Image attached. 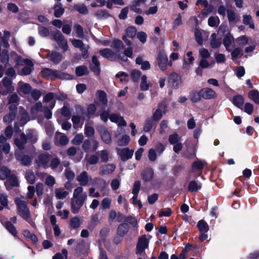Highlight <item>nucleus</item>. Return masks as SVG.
I'll use <instances>...</instances> for the list:
<instances>
[{
    "label": "nucleus",
    "instance_id": "nucleus-59",
    "mask_svg": "<svg viewBox=\"0 0 259 259\" xmlns=\"http://www.w3.org/2000/svg\"><path fill=\"white\" fill-rule=\"evenodd\" d=\"M0 203L4 207L8 206V196L6 193L0 191Z\"/></svg>",
    "mask_w": 259,
    "mask_h": 259
},
{
    "label": "nucleus",
    "instance_id": "nucleus-4",
    "mask_svg": "<svg viewBox=\"0 0 259 259\" xmlns=\"http://www.w3.org/2000/svg\"><path fill=\"white\" fill-rule=\"evenodd\" d=\"M149 246V241L146 235L141 236L138 240L136 246V254L141 255L144 252L145 249Z\"/></svg>",
    "mask_w": 259,
    "mask_h": 259
},
{
    "label": "nucleus",
    "instance_id": "nucleus-41",
    "mask_svg": "<svg viewBox=\"0 0 259 259\" xmlns=\"http://www.w3.org/2000/svg\"><path fill=\"white\" fill-rule=\"evenodd\" d=\"M197 227L200 233H206L209 230L208 224L203 220L198 222Z\"/></svg>",
    "mask_w": 259,
    "mask_h": 259
},
{
    "label": "nucleus",
    "instance_id": "nucleus-61",
    "mask_svg": "<svg viewBox=\"0 0 259 259\" xmlns=\"http://www.w3.org/2000/svg\"><path fill=\"white\" fill-rule=\"evenodd\" d=\"M111 199L109 198H104L101 202V206L103 209H109L111 206Z\"/></svg>",
    "mask_w": 259,
    "mask_h": 259
},
{
    "label": "nucleus",
    "instance_id": "nucleus-27",
    "mask_svg": "<svg viewBox=\"0 0 259 259\" xmlns=\"http://www.w3.org/2000/svg\"><path fill=\"white\" fill-rule=\"evenodd\" d=\"M50 60L55 64H58L62 59L61 54L57 52H52L48 54Z\"/></svg>",
    "mask_w": 259,
    "mask_h": 259
},
{
    "label": "nucleus",
    "instance_id": "nucleus-8",
    "mask_svg": "<svg viewBox=\"0 0 259 259\" xmlns=\"http://www.w3.org/2000/svg\"><path fill=\"white\" fill-rule=\"evenodd\" d=\"M115 168L116 165L114 164H104L100 167L99 173L101 176L110 175L115 171Z\"/></svg>",
    "mask_w": 259,
    "mask_h": 259
},
{
    "label": "nucleus",
    "instance_id": "nucleus-60",
    "mask_svg": "<svg viewBox=\"0 0 259 259\" xmlns=\"http://www.w3.org/2000/svg\"><path fill=\"white\" fill-rule=\"evenodd\" d=\"M141 75V72L138 70H133L131 73V77L133 81L137 82L139 80Z\"/></svg>",
    "mask_w": 259,
    "mask_h": 259
},
{
    "label": "nucleus",
    "instance_id": "nucleus-63",
    "mask_svg": "<svg viewBox=\"0 0 259 259\" xmlns=\"http://www.w3.org/2000/svg\"><path fill=\"white\" fill-rule=\"evenodd\" d=\"M38 32L39 34L42 37H47L50 35L49 29L44 26L39 27Z\"/></svg>",
    "mask_w": 259,
    "mask_h": 259
},
{
    "label": "nucleus",
    "instance_id": "nucleus-54",
    "mask_svg": "<svg viewBox=\"0 0 259 259\" xmlns=\"http://www.w3.org/2000/svg\"><path fill=\"white\" fill-rule=\"evenodd\" d=\"M242 55L243 54L242 49L238 47L236 48L231 52L232 59L233 60H235L238 58V57L240 55L242 56Z\"/></svg>",
    "mask_w": 259,
    "mask_h": 259
},
{
    "label": "nucleus",
    "instance_id": "nucleus-48",
    "mask_svg": "<svg viewBox=\"0 0 259 259\" xmlns=\"http://www.w3.org/2000/svg\"><path fill=\"white\" fill-rule=\"evenodd\" d=\"M86 160L89 164L93 165L97 164L100 159L98 154H93L90 155L88 158H86Z\"/></svg>",
    "mask_w": 259,
    "mask_h": 259
},
{
    "label": "nucleus",
    "instance_id": "nucleus-30",
    "mask_svg": "<svg viewBox=\"0 0 259 259\" xmlns=\"http://www.w3.org/2000/svg\"><path fill=\"white\" fill-rule=\"evenodd\" d=\"M5 185L7 190H10L11 189V186H18V182L17 178L14 176H10L9 179L5 182Z\"/></svg>",
    "mask_w": 259,
    "mask_h": 259
},
{
    "label": "nucleus",
    "instance_id": "nucleus-42",
    "mask_svg": "<svg viewBox=\"0 0 259 259\" xmlns=\"http://www.w3.org/2000/svg\"><path fill=\"white\" fill-rule=\"evenodd\" d=\"M95 16L99 19H105L110 16V14L106 10H100L97 11Z\"/></svg>",
    "mask_w": 259,
    "mask_h": 259
},
{
    "label": "nucleus",
    "instance_id": "nucleus-33",
    "mask_svg": "<svg viewBox=\"0 0 259 259\" xmlns=\"http://www.w3.org/2000/svg\"><path fill=\"white\" fill-rule=\"evenodd\" d=\"M89 73V70L87 66L81 65L75 69V74L77 76L85 75Z\"/></svg>",
    "mask_w": 259,
    "mask_h": 259
},
{
    "label": "nucleus",
    "instance_id": "nucleus-29",
    "mask_svg": "<svg viewBox=\"0 0 259 259\" xmlns=\"http://www.w3.org/2000/svg\"><path fill=\"white\" fill-rule=\"evenodd\" d=\"M50 155L47 154H41L39 155L36 162L39 166L42 165L45 167L47 166V164L49 162Z\"/></svg>",
    "mask_w": 259,
    "mask_h": 259
},
{
    "label": "nucleus",
    "instance_id": "nucleus-9",
    "mask_svg": "<svg viewBox=\"0 0 259 259\" xmlns=\"http://www.w3.org/2000/svg\"><path fill=\"white\" fill-rule=\"evenodd\" d=\"M117 152L122 161H126L131 158L134 153L133 150H130L127 148L117 149Z\"/></svg>",
    "mask_w": 259,
    "mask_h": 259
},
{
    "label": "nucleus",
    "instance_id": "nucleus-23",
    "mask_svg": "<svg viewBox=\"0 0 259 259\" xmlns=\"http://www.w3.org/2000/svg\"><path fill=\"white\" fill-rule=\"evenodd\" d=\"M25 136L27 138V141L29 140L31 143H35L38 139L37 134L36 132L32 129H29L26 131Z\"/></svg>",
    "mask_w": 259,
    "mask_h": 259
},
{
    "label": "nucleus",
    "instance_id": "nucleus-49",
    "mask_svg": "<svg viewBox=\"0 0 259 259\" xmlns=\"http://www.w3.org/2000/svg\"><path fill=\"white\" fill-rule=\"evenodd\" d=\"M236 41L239 46H244L248 42V38L246 35H241L236 39Z\"/></svg>",
    "mask_w": 259,
    "mask_h": 259
},
{
    "label": "nucleus",
    "instance_id": "nucleus-52",
    "mask_svg": "<svg viewBox=\"0 0 259 259\" xmlns=\"http://www.w3.org/2000/svg\"><path fill=\"white\" fill-rule=\"evenodd\" d=\"M74 8L77 11L82 14H87L89 12L87 7L83 4L75 5Z\"/></svg>",
    "mask_w": 259,
    "mask_h": 259
},
{
    "label": "nucleus",
    "instance_id": "nucleus-10",
    "mask_svg": "<svg viewBox=\"0 0 259 259\" xmlns=\"http://www.w3.org/2000/svg\"><path fill=\"white\" fill-rule=\"evenodd\" d=\"M200 91L202 98L205 100L214 99L217 97V94L215 91L210 88H205Z\"/></svg>",
    "mask_w": 259,
    "mask_h": 259
},
{
    "label": "nucleus",
    "instance_id": "nucleus-50",
    "mask_svg": "<svg viewBox=\"0 0 259 259\" xmlns=\"http://www.w3.org/2000/svg\"><path fill=\"white\" fill-rule=\"evenodd\" d=\"M233 102L235 106L240 108L244 103V98L242 96L237 95L234 97Z\"/></svg>",
    "mask_w": 259,
    "mask_h": 259
},
{
    "label": "nucleus",
    "instance_id": "nucleus-37",
    "mask_svg": "<svg viewBox=\"0 0 259 259\" xmlns=\"http://www.w3.org/2000/svg\"><path fill=\"white\" fill-rule=\"evenodd\" d=\"M55 193L56 197L59 199H63L68 195V192L62 188L55 189Z\"/></svg>",
    "mask_w": 259,
    "mask_h": 259
},
{
    "label": "nucleus",
    "instance_id": "nucleus-17",
    "mask_svg": "<svg viewBox=\"0 0 259 259\" xmlns=\"http://www.w3.org/2000/svg\"><path fill=\"white\" fill-rule=\"evenodd\" d=\"M90 68L91 70L96 75H99L100 72V64L96 56L92 57V61L90 63Z\"/></svg>",
    "mask_w": 259,
    "mask_h": 259
},
{
    "label": "nucleus",
    "instance_id": "nucleus-53",
    "mask_svg": "<svg viewBox=\"0 0 259 259\" xmlns=\"http://www.w3.org/2000/svg\"><path fill=\"white\" fill-rule=\"evenodd\" d=\"M70 225L72 228L74 229L79 228L80 225L79 218L76 217L72 218L70 221Z\"/></svg>",
    "mask_w": 259,
    "mask_h": 259
},
{
    "label": "nucleus",
    "instance_id": "nucleus-46",
    "mask_svg": "<svg viewBox=\"0 0 259 259\" xmlns=\"http://www.w3.org/2000/svg\"><path fill=\"white\" fill-rule=\"evenodd\" d=\"M5 226L7 230L13 236H16L17 232L15 226L10 222L7 221L5 223Z\"/></svg>",
    "mask_w": 259,
    "mask_h": 259
},
{
    "label": "nucleus",
    "instance_id": "nucleus-45",
    "mask_svg": "<svg viewBox=\"0 0 259 259\" xmlns=\"http://www.w3.org/2000/svg\"><path fill=\"white\" fill-rule=\"evenodd\" d=\"M55 105V101H54L52 103V104H51V105H50V109H49V107H44V109H43L42 111L44 113L45 117L47 119L51 118L52 115V113L51 111V109H53Z\"/></svg>",
    "mask_w": 259,
    "mask_h": 259
},
{
    "label": "nucleus",
    "instance_id": "nucleus-34",
    "mask_svg": "<svg viewBox=\"0 0 259 259\" xmlns=\"http://www.w3.org/2000/svg\"><path fill=\"white\" fill-rule=\"evenodd\" d=\"M54 15L57 18L60 17L64 12V9L60 3H58L54 6Z\"/></svg>",
    "mask_w": 259,
    "mask_h": 259
},
{
    "label": "nucleus",
    "instance_id": "nucleus-64",
    "mask_svg": "<svg viewBox=\"0 0 259 259\" xmlns=\"http://www.w3.org/2000/svg\"><path fill=\"white\" fill-rule=\"evenodd\" d=\"M55 179L51 175H47L45 180V184L49 187H53L55 183Z\"/></svg>",
    "mask_w": 259,
    "mask_h": 259
},
{
    "label": "nucleus",
    "instance_id": "nucleus-14",
    "mask_svg": "<svg viewBox=\"0 0 259 259\" xmlns=\"http://www.w3.org/2000/svg\"><path fill=\"white\" fill-rule=\"evenodd\" d=\"M77 181L79 182L80 186H85L88 185L90 181L92 179L88 176L87 171H83L81 172L76 177Z\"/></svg>",
    "mask_w": 259,
    "mask_h": 259
},
{
    "label": "nucleus",
    "instance_id": "nucleus-13",
    "mask_svg": "<svg viewBox=\"0 0 259 259\" xmlns=\"http://www.w3.org/2000/svg\"><path fill=\"white\" fill-rule=\"evenodd\" d=\"M17 91L20 95H27L30 93L31 87L28 83L20 81L18 82Z\"/></svg>",
    "mask_w": 259,
    "mask_h": 259
},
{
    "label": "nucleus",
    "instance_id": "nucleus-39",
    "mask_svg": "<svg viewBox=\"0 0 259 259\" xmlns=\"http://www.w3.org/2000/svg\"><path fill=\"white\" fill-rule=\"evenodd\" d=\"M125 35L131 38H133L135 37L137 29L135 26H131L128 27L125 30Z\"/></svg>",
    "mask_w": 259,
    "mask_h": 259
},
{
    "label": "nucleus",
    "instance_id": "nucleus-21",
    "mask_svg": "<svg viewBox=\"0 0 259 259\" xmlns=\"http://www.w3.org/2000/svg\"><path fill=\"white\" fill-rule=\"evenodd\" d=\"M234 40V38L230 32H228L226 35H225L223 38V43L227 51L231 52L230 47L232 45V43Z\"/></svg>",
    "mask_w": 259,
    "mask_h": 259
},
{
    "label": "nucleus",
    "instance_id": "nucleus-20",
    "mask_svg": "<svg viewBox=\"0 0 259 259\" xmlns=\"http://www.w3.org/2000/svg\"><path fill=\"white\" fill-rule=\"evenodd\" d=\"M153 176L154 171L151 168H147L144 169L141 174L143 180L145 182L151 181L153 178Z\"/></svg>",
    "mask_w": 259,
    "mask_h": 259
},
{
    "label": "nucleus",
    "instance_id": "nucleus-1",
    "mask_svg": "<svg viewBox=\"0 0 259 259\" xmlns=\"http://www.w3.org/2000/svg\"><path fill=\"white\" fill-rule=\"evenodd\" d=\"M88 198L86 192H83L81 186L77 187L74 190L73 196L71 199V210L74 214L77 213L83 206Z\"/></svg>",
    "mask_w": 259,
    "mask_h": 259
},
{
    "label": "nucleus",
    "instance_id": "nucleus-26",
    "mask_svg": "<svg viewBox=\"0 0 259 259\" xmlns=\"http://www.w3.org/2000/svg\"><path fill=\"white\" fill-rule=\"evenodd\" d=\"M242 22L245 25L248 26L249 28L252 29H255L253 20L250 15H243L242 16Z\"/></svg>",
    "mask_w": 259,
    "mask_h": 259
},
{
    "label": "nucleus",
    "instance_id": "nucleus-31",
    "mask_svg": "<svg viewBox=\"0 0 259 259\" xmlns=\"http://www.w3.org/2000/svg\"><path fill=\"white\" fill-rule=\"evenodd\" d=\"M129 226L128 224L123 223L120 224L117 229V234L121 237L124 236L128 231Z\"/></svg>",
    "mask_w": 259,
    "mask_h": 259
},
{
    "label": "nucleus",
    "instance_id": "nucleus-3",
    "mask_svg": "<svg viewBox=\"0 0 259 259\" xmlns=\"http://www.w3.org/2000/svg\"><path fill=\"white\" fill-rule=\"evenodd\" d=\"M52 34L54 39L58 44L60 48L64 51H67L68 48L67 41L61 32L57 30L54 31Z\"/></svg>",
    "mask_w": 259,
    "mask_h": 259
},
{
    "label": "nucleus",
    "instance_id": "nucleus-12",
    "mask_svg": "<svg viewBox=\"0 0 259 259\" xmlns=\"http://www.w3.org/2000/svg\"><path fill=\"white\" fill-rule=\"evenodd\" d=\"M69 139L68 137L59 132H57L55 136V144L57 146H63L68 144Z\"/></svg>",
    "mask_w": 259,
    "mask_h": 259
},
{
    "label": "nucleus",
    "instance_id": "nucleus-35",
    "mask_svg": "<svg viewBox=\"0 0 259 259\" xmlns=\"http://www.w3.org/2000/svg\"><path fill=\"white\" fill-rule=\"evenodd\" d=\"M57 70H53L49 68H45L41 71V74L43 77L47 78L49 77H56Z\"/></svg>",
    "mask_w": 259,
    "mask_h": 259
},
{
    "label": "nucleus",
    "instance_id": "nucleus-7",
    "mask_svg": "<svg viewBox=\"0 0 259 259\" xmlns=\"http://www.w3.org/2000/svg\"><path fill=\"white\" fill-rule=\"evenodd\" d=\"M168 84L172 88H179L182 84L181 77L175 72L171 73L168 78Z\"/></svg>",
    "mask_w": 259,
    "mask_h": 259
},
{
    "label": "nucleus",
    "instance_id": "nucleus-15",
    "mask_svg": "<svg viewBox=\"0 0 259 259\" xmlns=\"http://www.w3.org/2000/svg\"><path fill=\"white\" fill-rule=\"evenodd\" d=\"M99 159L101 162H107L112 159V156L110 151L108 149H103L97 152Z\"/></svg>",
    "mask_w": 259,
    "mask_h": 259
},
{
    "label": "nucleus",
    "instance_id": "nucleus-32",
    "mask_svg": "<svg viewBox=\"0 0 259 259\" xmlns=\"http://www.w3.org/2000/svg\"><path fill=\"white\" fill-rule=\"evenodd\" d=\"M216 33H213L211 35V39L210 41V46L213 49H217L220 47L221 41L220 39L217 38Z\"/></svg>",
    "mask_w": 259,
    "mask_h": 259
},
{
    "label": "nucleus",
    "instance_id": "nucleus-2",
    "mask_svg": "<svg viewBox=\"0 0 259 259\" xmlns=\"http://www.w3.org/2000/svg\"><path fill=\"white\" fill-rule=\"evenodd\" d=\"M15 203L17 206L18 214L31 226L34 227V223L30 219V212L26 202L20 198H16L15 199Z\"/></svg>",
    "mask_w": 259,
    "mask_h": 259
},
{
    "label": "nucleus",
    "instance_id": "nucleus-18",
    "mask_svg": "<svg viewBox=\"0 0 259 259\" xmlns=\"http://www.w3.org/2000/svg\"><path fill=\"white\" fill-rule=\"evenodd\" d=\"M96 96L99 100V101L102 105V109H105L107 105L108 100L106 93L103 91L99 90L96 93Z\"/></svg>",
    "mask_w": 259,
    "mask_h": 259
},
{
    "label": "nucleus",
    "instance_id": "nucleus-43",
    "mask_svg": "<svg viewBox=\"0 0 259 259\" xmlns=\"http://www.w3.org/2000/svg\"><path fill=\"white\" fill-rule=\"evenodd\" d=\"M147 76L145 75L142 76L141 82L140 84L141 89L142 91H147L151 86V84L147 81Z\"/></svg>",
    "mask_w": 259,
    "mask_h": 259
},
{
    "label": "nucleus",
    "instance_id": "nucleus-51",
    "mask_svg": "<svg viewBox=\"0 0 259 259\" xmlns=\"http://www.w3.org/2000/svg\"><path fill=\"white\" fill-rule=\"evenodd\" d=\"M55 78H60L62 79H72V77L69 74L62 72L60 71L57 70Z\"/></svg>",
    "mask_w": 259,
    "mask_h": 259
},
{
    "label": "nucleus",
    "instance_id": "nucleus-38",
    "mask_svg": "<svg viewBox=\"0 0 259 259\" xmlns=\"http://www.w3.org/2000/svg\"><path fill=\"white\" fill-rule=\"evenodd\" d=\"M248 97L255 103L259 105V92L257 90H252L249 92Z\"/></svg>",
    "mask_w": 259,
    "mask_h": 259
},
{
    "label": "nucleus",
    "instance_id": "nucleus-55",
    "mask_svg": "<svg viewBox=\"0 0 259 259\" xmlns=\"http://www.w3.org/2000/svg\"><path fill=\"white\" fill-rule=\"evenodd\" d=\"M1 61L3 63H7L9 60V54L8 51L6 49H4L2 51V54H1Z\"/></svg>",
    "mask_w": 259,
    "mask_h": 259
},
{
    "label": "nucleus",
    "instance_id": "nucleus-11",
    "mask_svg": "<svg viewBox=\"0 0 259 259\" xmlns=\"http://www.w3.org/2000/svg\"><path fill=\"white\" fill-rule=\"evenodd\" d=\"M98 132L102 141L107 144H110L112 140L107 130L104 126H101L98 128Z\"/></svg>",
    "mask_w": 259,
    "mask_h": 259
},
{
    "label": "nucleus",
    "instance_id": "nucleus-44",
    "mask_svg": "<svg viewBox=\"0 0 259 259\" xmlns=\"http://www.w3.org/2000/svg\"><path fill=\"white\" fill-rule=\"evenodd\" d=\"M10 175V170L5 166H0V179L5 180Z\"/></svg>",
    "mask_w": 259,
    "mask_h": 259
},
{
    "label": "nucleus",
    "instance_id": "nucleus-58",
    "mask_svg": "<svg viewBox=\"0 0 259 259\" xmlns=\"http://www.w3.org/2000/svg\"><path fill=\"white\" fill-rule=\"evenodd\" d=\"M25 178L30 184H33L35 181V177L33 172L31 171H28L26 172Z\"/></svg>",
    "mask_w": 259,
    "mask_h": 259
},
{
    "label": "nucleus",
    "instance_id": "nucleus-36",
    "mask_svg": "<svg viewBox=\"0 0 259 259\" xmlns=\"http://www.w3.org/2000/svg\"><path fill=\"white\" fill-rule=\"evenodd\" d=\"M44 107L41 103L39 102L31 106L30 109V112L31 114L35 115L38 113V112L42 111Z\"/></svg>",
    "mask_w": 259,
    "mask_h": 259
},
{
    "label": "nucleus",
    "instance_id": "nucleus-25",
    "mask_svg": "<svg viewBox=\"0 0 259 259\" xmlns=\"http://www.w3.org/2000/svg\"><path fill=\"white\" fill-rule=\"evenodd\" d=\"M227 17L230 24H235L239 21V18L235 11L232 10H227Z\"/></svg>",
    "mask_w": 259,
    "mask_h": 259
},
{
    "label": "nucleus",
    "instance_id": "nucleus-62",
    "mask_svg": "<svg viewBox=\"0 0 259 259\" xmlns=\"http://www.w3.org/2000/svg\"><path fill=\"white\" fill-rule=\"evenodd\" d=\"M95 134V130L93 127L85 125L84 127V134L88 137H92Z\"/></svg>",
    "mask_w": 259,
    "mask_h": 259
},
{
    "label": "nucleus",
    "instance_id": "nucleus-24",
    "mask_svg": "<svg viewBox=\"0 0 259 259\" xmlns=\"http://www.w3.org/2000/svg\"><path fill=\"white\" fill-rule=\"evenodd\" d=\"M15 157L24 165H28L31 163L32 158L27 155L16 154Z\"/></svg>",
    "mask_w": 259,
    "mask_h": 259
},
{
    "label": "nucleus",
    "instance_id": "nucleus-5",
    "mask_svg": "<svg viewBox=\"0 0 259 259\" xmlns=\"http://www.w3.org/2000/svg\"><path fill=\"white\" fill-rule=\"evenodd\" d=\"M12 80L7 77H5L0 82V93L3 95H7L8 93L14 91L12 85Z\"/></svg>",
    "mask_w": 259,
    "mask_h": 259
},
{
    "label": "nucleus",
    "instance_id": "nucleus-16",
    "mask_svg": "<svg viewBox=\"0 0 259 259\" xmlns=\"http://www.w3.org/2000/svg\"><path fill=\"white\" fill-rule=\"evenodd\" d=\"M27 142V138L24 133L21 134L20 136L16 137L14 140L15 145L20 150H23L24 149Z\"/></svg>",
    "mask_w": 259,
    "mask_h": 259
},
{
    "label": "nucleus",
    "instance_id": "nucleus-28",
    "mask_svg": "<svg viewBox=\"0 0 259 259\" xmlns=\"http://www.w3.org/2000/svg\"><path fill=\"white\" fill-rule=\"evenodd\" d=\"M201 187L202 185L198 181H192L189 183L188 190L191 193L196 192Z\"/></svg>",
    "mask_w": 259,
    "mask_h": 259
},
{
    "label": "nucleus",
    "instance_id": "nucleus-19",
    "mask_svg": "<svg viewBox=\"0 0 259 259\" xmlns=\"http://www.w3.org/2000/svg\"><path fill=\"white\" fill-rule=\"evenodd\" d=\"M99 53L103 57L110 60H114L116 57L115 53L108 48L101 50Z\"/></svg>",
    "mask_w": 259,
    "mask_h": 259
},
{
    "label": "nucleus",
    "instance_id": "nucleus-57",
    "mask_svg": "<svg viewBox=\"0 0 259 259\" xmlns=\"http://www.w3.org/2000/svg\"><path fill=\"white\" fill-rule=\"evenodd\" d=\"M16 115V112H10L4 116L3 118L4 121L6 123L11 122L15 119Z\"/></svg>",
    "mask_w": 259,
    "mask_h": 259
},
{
    "label": "nucleus",
    "instance_id": "nucleus-56",
    "mask_svg": "<svg viewBox=\"0 0 259 259\" xmlns=\"http://www.w3.org/2000/svg\"><path fill=\"white\" fill-rule=\"evenodd\" d=\"M153 120H154L152 118H148L147 119L144 127V131L145 132H148L151 130L154 125Z\"/></svg>",
    "mask_w": 259,
    "mask_h": 259
},
{
    "label": "nucleus",
    "instance_id": "nucleus-40",
    "mask_svg": "<svg viewBox=\"0 0 259 259\" xmlns=\"http://www.w3.org/2000/svg\"><path fill=\"white\" fill-rule=\"evenodd\" d=\"M202 97L200 95V91L199 92L192 91L190 94V99L193 103H197L200 101Z\"/></svg>",
    "mask_w": 259,
    "mask_h": 259
},
{
    "label": "nucleus",
    "instance_id": "nucleus-47",
    "mask_svg": "<svg viewBox=\"0 0 259 259\" xmlns=\"http://www.w3.org/2000/svg\"><path fill=\"white\" fill-rule=\"evenodd\" d=\"M130 141V138L128 135H125L121 137L117 141V144L120 146L127 145Z\"/></svg>",
    "mask_w": 259,
    "mask_h": 259
},
{
    "label": "nucleus",
    "instance_id": "nucleus-22",
    "mask_svg": "<svg viewBox=\"0 0 259 259\" xmlns=\"http://www.w3.org/2000/svg\"><path fill=\"white\" fill-rule=\"evenodd\" d=\"M110 120L113 122H115L119 126H125L126 123L123 117L117 114H112L109 116Z\"/></svg>",
    "mask_w": 259,
    "mask_h": 259
},
{
    "label": "nucleus",
    "instance_id": "nucleus-6",
    "mask_svg": "<svg viewBox=\"0 0 259 259\" xmlns=\"http://www.w3.org/2000/svg\"><path fill=\"white\" fill-rule=\"evenodd\" d=\"M157 64L162 71L166 69L168 65H171V63L168 62V58L163 51H160L157 58Z\"/></svg>",
    "mask_w": 259,
    "mask_h": 259
}]
</instances>
